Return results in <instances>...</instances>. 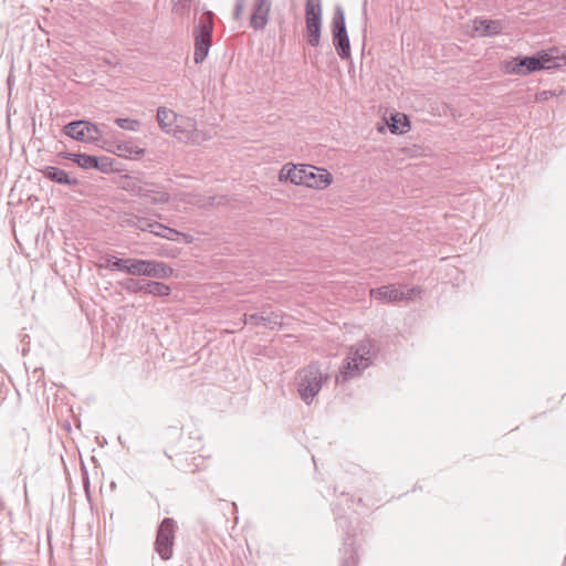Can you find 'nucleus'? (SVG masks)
I'll list each match as a JSON object with an SVG mask.
<instances>
[{"label": "nucleus", "mask_w": 566, "mask_h": 566, "mask_svg": "<svg viewBox=\"0 0 566 566\" xmlns=\"http://www.w3.org/2000/svg\"><path fill=\"white\" fill-rule=\"evenodd\" d=\"M326 380L327 375H324L316 364H310L300 369L295 377V385L300 398L306 405H311L321 391L323 382Z\"/></svg>", "instance_id": "f03ea898"}, {"label": "nucleus", "mask_w": 566, "mask_h": 566, "mask_svg": "<svg viewBox=\"0 0 566 566\" xmlns=\"http://www.w3.org/2000/svg\"><path fill=\"white\" fill-rule=\"evenodd\" d=\"M115 123L119 128L130 130V132H137L140 127V123L137 119L128 118V117L116 118Z\"/></svg>", "instance_id": "cd10ccee"}, {"label": "nucleus", "mask_w": 566, "mask_h": 566, "mask_svg": "<svg viewBox=\"0 0 566 566\" xmlns=\"http://www.w3.org/2000/svg\"><path fill=\"white\" fill-rule=\"evenodd\" d=\"M145 154V149L138 147L132 142L117 145V155L124 158L138 159Z\"/></svg>", "instance_id": "412c9836"}, {"label": "nucleus", "mask_w": 566, "mask_h": 566, "mask_svg": "<svg viewBox=\"0 0 566 566\" xmlns=\"http://www.w3.org/2000/svg\"><path fill=\"white\" fill-rule=\"evenodd\" d=\"M473 30L480 36H493L502 33L503 24L499 20L476 18L473 20Z\"/></svg>", "instance_id": "2eb2a0df"}, {"label": "nucleus", "mask_w": 566, "mask_h": 566, "mask_svg": "<svg viewBox=\"0 0 566 566\" xmlns=\"http://www.w3.org/2000/svg\"><path fill=\"white\" fill-rule=\"evenodd\" d=\"M243 9H244V4L243 3H237L235 2L234 11H233L234 19H239L240 18Z\"/></svg>", "instance_id": "473e14b6"}, {"label": "nucleus", "mask_w": 566, "mask_h": 566, "mask_svg": "<svg viewBox=\"0 0 566 566\" xmlns=\"http://www.w3.org/2000/svg\"><path fill=\"white\" fill-rule=\"evenodd\" d=\"M60 156L64 159L74 161L78 167L83 169H105L99 166V158L88 154H75V153H60Z\"/></svg>", "instance_id": "dca6fc26"}, {"label": "nucleus", "mask_w": 566, "mask_h": 566, "mask_svg": "<svg viewBox=\"0 0 566 566\" xmlns=\"http://www.w3.org/2000/svg\"><path fill=\"white\" fill-rule=\"evenodd\" d=\"M322 17L321 0H306L305 18Z\"/></svg>", "instance_id": "bb28decb"}, {"label": "nucleus", "mask_w": 566, "mask_h": 566, "mask_svg": "<svg viewBox=\"0 0 566 566\" xmlns=\"http://www.w3.org/2000/svg\"><path fill=\"white\" fill-rule=\"evenodd\" d=\"M116 261H117V258L114 256V255H104L101 258V262L97 264V266L99 269H106V270H109V271H115L116 269Z\"/></svg>", "instance_id": "c756f323"}, {"label": "nucleus", "mask_w": 566, "mask_h": 566, "mask_svg": "<svg viewBox=\"0 0 566 566\" xmlns=\"http://www.w3.org/2000/svg\"><path fill=\"white\" fill-rule=\"evenodd\" d=\"M333 181L332 175L323 168L307 166L305 186L308 188L324 189Z\"/></svg>", "instance_id": "4468645a"}, {"label": "nucleus", "mask_w": 566, "mask_h": 566, "mask_svg": "<svg viewBox=\"0 0 566 566\" xmlns=\"http://www.w3.org/2000/svg\"><path fill=\"white\" fill-rule=\"evenodd\" d=\"M170 292V286L158 281H147L145 284V293L154 296H168Z\"/></svg>", "instance_id": "393cba45"}, {"label": "nucleus", "mask_w": 566, "mask_h": 566, "mask_svg": "<svg viewBox=\"0 0 566 566\" xmlns=\"http://www.w3.org/2000/svg\"><path fill=\"white\" fill-rule=\"evenodd\" d=\"M244 323L274 329L282 325V316L279 313L263 310L259 313L244 314Z\"/></svg>", "instance_id": "f8f14e48"}, {"label": "nucleus", "mask_w": 566, "mask_h": 566, "mask_svg": "<svg viewBox=\"0 0 566 566\" xmlns=\"http://www.w3.org/2000/svg\"><path fill=\"white\" fill-rule=\"evenodd\" d=\"M41 171L44 178L59 185L75 186L78 184L76 178H71L65 170L55 166H46Z\"/></svg>", "instance_id": "f3484780"}, {"label": "nucleus", "mask_w": 566, "mask_h": 566, "mask_svg": "<svg viewBox=\"0 0 566 566\" xmlns=\"http://www.w3.org/2000/svg\"><path fill=\"white\" fill-rule=\"evenodd\" d=\"M398 124H399V120L397 119V116H392V123L389 124V129L391 133L402 134L407 130L406 127H409V122L406 118V116H403V123L401 124V127Z\"/></svg>", "instance_id": "7c9ffc66"}, {"label": "nucleus", "mask_w": 566, "mask_h": 566, "mask_svg": "<svg viewBox=\"0 0 566 566\" xmlns=\"http://www.w3.org/2000/svg\"><path fill=\"white\" fill-rule=\"evenodd\" d=\"M212 29L213 24L209 18L201 19L193 29L196 64L202 63L208 56L212 42Z\"/></svg>", "instance_id": "423d86ee"}, {"label": "nucleus", "mask_w": 566, "mask_h": 566, "mask_svg": "<svg viewBox=\"0 0 566 566\" xmlns=\"http://www.w3.org/2000/svg\"><path fill=\"white\" fill-rule=\"evenodd\" d=\"M175 532V520L171 517H165L158 526L155 541V551L163 560H169L172 557Z\"/></svg>", "instance_id": "0eeeda50"}, {"label": "nucleus", "mask_w": 566, "mask_h": 566, "mask_svg": "<svg viewBox=\"0 0 566 566\" xmlns=\"http://www.w3.org/2000/svg\"><path fill=\"white\" fill-rule=\"evenodd\" d=\"M132 275L148 276L154 279H167L172 274V269L166 263L156 260L135 259Z\"/></svg>", "instance_id": "1a4fd4ad"}, {"label": "nucleus", "mask_w": 566, "mask_h": 566, "mask_svg": "<svg viewBox=\"0 0 566 566\" xmlns=\"http://www.w3.org/2000/svg\"><path fill=\"white\" fill-rule=\"evenodd\" d=\"M135 259L134 258H127V259H118L116 261V269L115 271H120L127 274L132 275V270L134 269Z\"/></svg>", "instance_id": "c85d7f7f"}, {"label": "nucleus", "mask_w": 566, "mask_h": 566, "mask_svg": "<svg viewBox=\"0 0 566 566\" xmlns=\"http://www.w3.org/2000/svg\"><path fill=\"white\" fill-rule=\"evenodd\" d=\"M417 289H409L403 292L399 289H396L392 285H384L377 289L370 290V296L375 300L387 302V303H397L403 300H412L416 295Z\"/></svg>", "instance_id": "9b49d317"}, {"label": "nucleus", "mask_w": 566, "mask_h": 566, "mask_svg": "<svg viewBox=\"0 0 566 566\" xmlns=\"http://www.w3.org/2000/svg\"><path fill=\"white\" fill-rule=\"evenodd\" d=\"M63 133L72 139L82 143H96L102 136L99 128L95 124L84 119L70 122L63 127Z\"/></svg>", "instance_id": "6e6552de"}, {"label": "nucleus", "mask_w": 566, "mask_h": 566, "mask_svg": "<svg viewBox=\"0 0 566 566\" xmlns=\"http://www.w3.org/2000/svg\"><path fill=\"white\" fill-rule=\"evenodd\" d=\"M336 522L340 527H345L347 524V520L343 515H339L338 512H336Z\"/></svg>", "instance_id": "f704fd0d"}, {"label": "nucleus", "mask_w": 566, "mask_h": 566, "mask_svg": "<svg viewBox=\"0 0 566 566\" xmlns=\"http://www.w3.org/2000/svg\"><path fill=\"white\" fill-rule=\"evenodd\" d=\"M554 95H555V93L552 91H543L536 95V99L539 102H543V101H547L549 97H552Z\"/></svg>", "instance_id": "2f4dec72"}, {"label": "nucleus", "mask_w": 566, "mask_h": 566, "mask_svg": "<svg viewBox=\"0 0 566 566\" xmlns=\"http://www.w3.org/2000/svg\"><path fill=\"white\" fill-rule=\"evenodd\" d=\"M555 57L546 52H538L534 55L516 56L505 65L509 74L527 75L542 70L556 67Z\"/></svg>", "instance_id": "20e7f679"}, {"label": "nucleus", "mask_w": 566, "mask_h": 566, "mask_svg": "<svg viewBox=\"0 0 566 566\" xmlns=\"http://www.w3.org/2000/svg\"><path fill=\"white\" fill-rule=\"evenodd\" d=\"M374 343L371 339H364L348 349L343 361L336 381H348L360 376L361 371L370 366L373 359Z\"/></svg>", "instance_id": "f257e3e1"}, {"label": "nucleus", "mask_w": 566, "mask_h": 566, "mask_svg": "<svg viewBox=\"0 0 566 566\" xmlns=\"http://www.w3.org/2000/svg\"><path fill=\"white\" fill-rule=\"evenodd\" d=\"M119 286L128 293L137 294L140 292H145V284H147V280L145 279H125L118 282Z\"/></svg>", "instance_id": "b1692460"}, {"label": "nucleus", "mask_w": 566, "mask_h": 566, "mask_svg": "<svg viewBox=\"0 0 566 566\" xmlns=\"http://www.w3.org/2000/svg\"><path fill=\"white\" fill-rule=\"evenodd\" d=\"M157 122L165 133L172 134L178 122V115L166 107H158Z\"/></svg>", "instance_id": "aec40b11"}, {"label": "nucleus", "mask_w": 566, "mask_h": 566, "mask_svg": "<svg viewBox=\"0 0 566 566\" xmlns=\"http://www.w3.org/2000/svg\"><path fill=\"white\" fill-rule=\"evenodd\" d=\"M344 547L345 554H348V556L343 558L340 566H356L357 555L355 542L348 532L346 533V537L344 538Z\"/></svg>", "instance_id": "5701e85b"}, {"label": "nucleus", "mask_w": 566, "mask_h": 566, "mask_svg": "<svg viewBox=\"0 0 566 566\" xmlns=\"http://www.w3.org/2000/svg\"><path fill=\"white\" fill-rule=\"evenodd\" d=\"M124 189L133 196L144 198L151 205L166 203L170 199V193L166 186L145 177L127 178Z\"/></svg>", "instance_id": "7ed1b4c3"}, {"label": "nucleus", "mask_w": 566, "mask_h": 566, "mask_svg": "<svg viewBox=\"0 0 566 566\" xmlns=\"http://www.w3.org/2000/svg\"><path fill=\"white\" fill-rule=\"evenodd\" d=\"M307 42L312 46H318L322 32V17L305 18Z\"/></svg>", "instance_id": "6ab92c4d"}, {"label": "nucleus", "mask_w": 566, "mask_h": 566, "mask_svg": "<svg viewBox=\"0 0 566 566\" xmlns=\"http://www.w3.org/2000/svg\"><path fill=\"white\" fill-rule=\"evenodd\" d=\"M155 220L138 216H133L129 219H127L128 226L135 227L140 231H148L150 233H153V224H155Z\"/></svg>", "instance_id": "a878e982"}, {"label": "nucleus", "mask_w": 566, "mask_h": 566, "mask_svg": "<svg viewBox=\"0 0 566 566\" xmlns=\"http://www.w3.org/2000/svg\"><path fill=\"white\" fill-rule=\"evenodd\" d=\"M237 3H245V0H235Z\"/></svg>", "instance_id": "c9c22d12"}, {"label": "nucleus", "mask_w": 566, "mask_h": 566, "mask_svg": "<svg viewBox=\"0 0 566 566\" xmlns=\"http://www.w3.org/2000/svg\"><path fill=\"white\" fill-rule=\"evenodd\" d=\"M99 166L104 167L105 169H99L103 172H106L109 169V158L108 157H102L99 159Z\"/></svg>", "instance_id": "72a5a7b5"}, {"label": "nucleus", "mask_w": 566, "mask_h": 566, "mask_svg": "<svg viewBox=\"0 0 566 566\" xmlns=\"http://www.w3.org/2000/svg\"><path fill=\"white\" fill-rule=\"evenodd\" d=\"M196 125V120L192 118L178 117L172 135L181 142L198 144L207 137L197 129Z\"/></svg>", "instance_id": "9d476101"}, {"label": "nucleus", "mask_w": 566, "mask_h": 566, "mask_svg": "<svg viewBox=\"0 0 566 566\" xmlns=\"http://www.w3.org/2000/svg\"><path fill=\"white\" fill-rule=\"evenodd\" d=\"M271 0H254L250 24L255 30H262L268 24Z\"/></svg>", "instance_id": "ddd939ff"}, {"label": "nucleus", "mask_w": 566, "mask_h": 566, "mask_svg": "<svg viewBox=\"0 0 566 566\" xmlns=\"http://www.w3.org/2000/svg\"><path fill=\"white\" fill-rule=\"evenodd\" d=\"M333 45L342 60H349L352 56L350 43L345 23V13L340 6L334 10L331 23Z\"/></svg>", "instance_id": "39448f33"}, {"label": "nucleus", "mask_w": 566, "mask_h": 566, "mask_svg": "<svg viewBox=\"0 0 566 566\" xmlns=\"http://www.w3.org/2000/svg\"><path fill=\"white\" fill-rule=\"evenodd\" d=\"M153 234L170 241H179L181 237H185L184 233L157 221L153 224Z\"/></svg>", "instance_id": "4be33fe9"}, {"label": "nucleus", "mask_w": 566, "mask_h": 566, "mask_svg": "<svg viewBox=\"0 0 566 566\" xmlns=\"http://www.w3.org/2000/svg\"><path fill=\"white\" fill-rule=\"evenodd\" d=\"M307 166L308 165H300V166L293 165L290 167V165H285L280 172V178L289 180L295 185H304L305 186Z\"/></svg>", "instance_id": "a211bd4d"}]
</instances>
